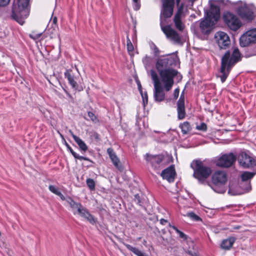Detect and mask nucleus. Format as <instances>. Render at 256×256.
<instances>
[{
  "label": "nucleus",
  "mask_w": 256,
  "mask_h": 256,
  "mask_svg": "<svg viewBox=\"0 0 256 256\" xmlns=\"http://www.w3.org/2000/svg\"><path fill=\"white\" fill-rule=\"evenodd\" d=\"M66 146L68 150L71 153V154L75 158L79 160H84L94 163L93 161L90 160L89 158L83 156H80L77 153H76L68 143H66Z\"/></svg>",
  "instance_id": "nucleus-23"
},
{
  "label": "nucleus",
  "mask_w": 256,
  "mask_h": 256,
  "mask_svg": "<svg viewBox=\"0 0 256 256\" xmlns=\"http://www.w3.org/2000/svg\"><path fill=\"white\" fill-rule=\"evenodd\" d=\"M214 39L219 48L221 49L226 48L230 44V40L228 35L223 32H218L214 35Z\"/></svg>",
  "instance_id": "nucleus-13"
},
{
  "label": "nucleus",
  "mask_w": 256,
  "mask_h": 256,
  "mask_svg": "<svg viewBox=\"0 0 256 256\" xmlns=\"http://www.w3.org/2000/svg\"><path fill=\"white\" fill-rule=\"evenodd\" d=\"M78 213L80 216L86 219L88 222L92 224L96 223V220L94 218V216L90 213L88 210L84 208L82 206L80 208H79Z\"/></svg>",
  "instance_id": "nucleus-20"
},
{
  "label": "nucleus",
  "mask_w": 256,
  "mask_h": 256,
  "mask_svg": "<svg viewBox=\"0 0 256 256\" xmlns=\"http://www.w3.org/2000/svg\"><path fill=\"white\" fill-rule=\"evenodd\" d=\"M256 172H244L240 176L241 180L242 182H246L251 180L256 175Z\"/></svg>",
  "instance_id": "nucleus-27"
},
{
  "label": "nucleus",
  "mask_w": 256,
  "mask_h": 256,
  "mask_svg": "<svg viewBox=\"0 0 256 256\" xmlns=\"http://www.w3.org/2000/svg\"><path fill=\"white\" fill-rule=\"evenodd\" d=\"M84 118L86 120H88V119L84 117Z\"/></svg>",
  "instance_id": "nucleus-55"
},
{
  "label": "nucleus",
  "mask_w": 256,
  "mask_h": 256,
  "mask_svg": "<svg viewBox=\"0 0 256 256\" xmlns=\"http://www.w3.org/2000/svg\"><path fill=\"white\" fill-rule=\"evenodd\" d=\"M160 224L162 225H164L168 222V220H165L164 218H161L160 220Z\"/></svg>",
  "instance_id": "nucleus-52"
},
{
  "label": "nucleus",
  "mask_w": 256,
  "mask_h": 256,
  "mask_svg": "<svg viewBox=\"0 0 256 256\" xmlns=\"http://www.w3.org/2000/svg\"><path fill=\"white\" fill-rule=\"evenodd\" d=\"M66 202L69 204L70 207L74 210L76 209L77 212L79 208L82 206L80 203L76 202L71 197L68 196L66 198Z\"/></svg>",
  "instance_id": "nucleus-25"
},
{
  "label": "nucleus",
  "mask_w": 256,
  "mask_h": 256,
  "mask_svg": "<svg viewBox=\"0 0 256 256\" xmlns=\"http://www.w3.org/2000/svg\"><path fill=\"white\" fill-rule=\"evenodd\" d=\"M150 74L152 80H159L156 72L154 70H150Z\"/></svg>",
  "instance_id": "nucleus-42"
},
{
  "label": "nucleus",
  "mask_w": 256,
  "mask_h": 256,
  "mask_svg": "<svg viewBox=\"0 0 256 256\" xmlns=\"http://www.w3.org/2000/svg\"><path fill=\"white\" fill-rule=\"evenodd\" d=\"M70 132L72 138L78 146L80 150L83 152H86L88 150V147L86 143L80 138L76 136L72 131H70Z\"/></svg>",
  "instance_id": "nucleus-22"
},
{
  "label": "nucleus",
  "mask_w": 256,
  "mask_h": 256,
  "mask_svg": "<svg viewBox=\"0 0 256 256\" xmlns=\"http://www.w3.org/2000/svg\"><path fill=\"white\" fill-rule=\"evenodd\" d=\"M190 166L194 170V177L202 184L212 174V170L211 168L206 166L203 162L200 160H194L191 164Z\"/></svg>",
  "instance_id": "nucleus-5"
},
{
  "label": "nucleus",
  "mask_w": 256,
  "mask_h": 256,
  "mask_svg": "<svg viewBox=\"0 0 256 256\" xmlns=\"http://www.w3.org/2000/svg\"><path fill=\"white\" fill-rule=\"evenodd\" d=\"M186 253L190 256H198V254L195 252H192L191 250H188Z\"/></svg>",
  "instance_id": "nucleus-49"
},
{
  "label": "nucleus",
  "mask_w": 256,
  "mask_h": 256,
  "mask_svg": "<svg viewBox=\"0 0 256 256\" xmlns=\"http://www.w3.org/2000/svg\"><path fill=\"white\" fill-rule=\"evenodd\" d=\"M212 182L215 186H221L227 182L226 174L224 171H216L212 174Z\"/></svg>",
  "instance_id": "nucleus-15"
},
{
  "label": "nucleus",
  "mask_w": 256,
  "mask_h": 256,
  "mask_svg": "<svg viewBox=\"0 0 256 256\" xmlns=\"http://www.w3.org/2000/svg\"><path fill=\"white\" fill-rule=\"evenodd\" d=\"M142 62L146 68H148L152 64V58L146 56L142 58Z\"/></svg>",
  "instance_id": "nucleus-33"
},
{
  "label": "nucleus",
  "mask_w": 256,
  "mask_h": 256,
  "mask_svg": "<svg viewBox=\"0 0 256 256\" xmlns=\"http://www.w3.org/2000/svg\"><path fill=\"white\" fill-rule=\"evenodd\" d=\"M184 94L182 92L180 96L179 100L177 102L178 118L179 120H183L185 118L186 112L184 104Z\"/></svg>",
  "instance_id": "nucleus-17"
},
{
  "label": "nucleus",
  "mask_w": 256,
  "mask_h": 256,
  "mask_svg": "<svg viewBox=\"0 0 256 256\" xmlns=\"http://www.w3.org/2000/svg\"><path fill=\"white\" fill-rule=\"evenodd\" d=\"M162 83L163 88L166 92L169 91L174 84V81H160Z\"/></svg>",
  "instance_id": "nucleus-31"
},
{
  "label": "nucleus",
  "mask_w": 256,
  "mask_h": 256,
  "mask_svg": "<svg viewBox=\"0 0 256 256\" xmlns=\"http://www.w3.org/2000/svg\"><path fill=\"white\" fill-rule=\"evenodd\" d=\"M255 43H256V28L246 31L240 38V44L242 47Z\"/></svg>",
  "instance_id": "nucleus-10"
},
{
  "label": "nucleus",
  "mask_w": 256,
  "mask_h": 256,
  "mask_svg": "<svg viewBox=\"0 0 256 256\" xmlns=\"http://www.w3.org/2000/svg\"><path fill=\"white\" fill-rule=\"evenodd\" d=\"M126 48L128 52H132L134 50L133 45L128 36L126 38Z\"/></svg>",
  "instance_id": "nucleus-38"
},
{
  "label": "nucleus",
  "mask_w": 256,
  "mask_h": 256,
  "mask_svg": "<svg viewBox=\"0 0 256 256\" xmlns=\"http://www.w3.org/2000/svg\"><path fill=\"white\" fill-rule=\"evenodd\" d=\"M151 49L154 51V54L156 56H158L160 54V50L158 47L154 44H152L150 46Z\"/></svg>",
  "instance_id": "nucleus-41"
},
{
  "label": "nucleus",
  "mask_w": 256,
  "mask_h": 256,
  "mask_svg": "<svg viewBox=\"0 0 256 256\" xmlns=\"http://www.w3.org/2000/svg\"><path fill=\"white\" fill-rule=\"evenodd\" d=\"M48 190L53 194L57 195L60 192V190L58 188L53 185H50L48 186Z\"/></svg>",
  "instance_id": "nucleus-39"
},
{
  "label": "nucleus",
  "mask_w": 256,
  "mask_h": 256,
  "mask_svg": "<svg viewBox=\"0 0 256 256\" xmlns=\"http://www.w3.org/2000/svg\"><path fill=\"white\" fill-rule=\"evenodd\" d=\"M177 6H179L177 12L174 18V22L176 28L179 30L182 31L184 28V24L182 21L181 16L182 13V9L184 5L182 4L180 6V0H176Z\"/></svg>",
  "instance_id": "nucleus-16"
},
{
  "label": "nucleus",
  "mask_w": 256,
  "mask_h": 256,
  "mask_svg": "<svg viewBox=\"0 0 256 256\" xmlns=\"http://www.w3.org/2000/svg\"><path fill=\"white\" fill-rule=\"evenodd\" d=\"M168 64V59L167 58L158 59L156 64V67L158 71L162 80H180L182 78V76L178 72L172 68H166Z\"/></svg>",
  "instance_id": "nucleus-4"
},
{
  "label": "nucleus",
  "mask_w": 256,
  "mask_h": 256,
  "mask_svg": "<svg viewBox=\"0 0 256 256\" xmlns=\"http://www.w3.org/2000/svg\"><path fill=\"white\" fill-rule=\"evenodd\" d=\"M180 90L178 88H176L174 90L173 94V96L174 100H176L178 96Z\"/></svg>",
  "instance_id": "nucleus-44"
},
{
  "label": "nucleus",
  "mask_w": 256,
  "mask_h": 256,
  "mask_svg": "<svg viewBox=\"0 0 256 256\" xmlns=\"http://www.w3.org/2000/svg\"><path fill=\"white\" fill-rule=\"evenodd\" d=\"M145 160L157 174H160V170L165 166L164 156L162 154L153 155L146 154Z\"/></svg>",
  "instance_id": "nucleus-7"
},
{
  "label": "nucleus",
  "mask_w": 256,
  "mask_h": 256,
  "mask_svg": "<svg viewBox=\"0 0 256 256\" xmlns=\"http://www.w3.org/2000/svg\"><path fill=\"white\" fill-rule=\"evenodd\" d=\"M88 117L90 118V120H92L93 122L96 124L99 122V120L98 117L94 114L92 112H88Z\"/></svg>",
  "instance_id": "nucleus-34"
},
{
  "label": "nucleus",
  "mask_w": 256,
  "mask_h": 256,
  "mask_svg": "<svg viewBox=\"0 0 256 256\" xmlns=\"http://www.w3.org/2000/svg\"><path fill=\"white\" fill-rule=\"evenodd\" d=\"M134 201L140 206H142L144 203L142 198L138 194H136L134 196Z\"/></svg>",
  "instance_id": "nucleus-35"
},
{
  "label": "nucleus",
  "mask_w": 256,
  "mask_h": 256,
  "mask_svg": "<svg viewBox=\"0 0 256 256\" xmlns=\"http://www.w3.org/2000/svg\"><path fill=\"white\" fill-rule=\"evenodd\" d=\"M86 184L89 189L91 191L95 190L96 183L94 180L90 178H88L86 180Z\"/></svg>",
  "instance_id": "nucleus-32"
},
{
  "label": "nucleus",
  "mask_w": 256,
  "mask_h": 256,
  "mask_svg": "<svg viewBox=\"0 0 256 256\" xmlns=\"http://www.w3.org/2000/svg\"><path fill=\"white\" fill-rule=\"evenodd\" d=\"M50 82V83L54 86L56 88H58V86H57V84H58L60 86H61V83H60V81H59V80H58V81H54V82H56V84H53L52 82H51V81H48Z\"/></svg>",
  "instance_id": "nucleus-51"
},
{
  "label": "nucleus",
  "mask_w": 256,
  "mask_h": 256,
  "mask_svg": "<svg viewBox=\"0 0 256 256\" xmlns=\"http://www.w3.org/2000/svg\"><path fill=\"white\" fill-rule=\"evenodd\" d=\"M56 34V26H52L46 30L45 34L46 36H50L51 38L55 37Z\"/></svg>",
  "instance_id": "nucleus-29"
},
{
  "label": "nucleus",
  "mask_w": 256,
  "mask_h": 256,
  "mask_svg": "<svg viewBox=\"0 0 256 256\" xmlns=\"http://www.w3.org/2000/svg\"><path fill=\"white\" fill-rule=\"evenodd\" d=\"M198 130L205 132L207 130V126L204 122H202L199 126H196Z\"/></svg>",
  "instance_id": "nucleus-40"
},
{
  "label": "nucleus",
  "mask_w": 256,
  "mask_h": 256,
  "mask_svg": "<svg viewBox=\"0 0 256 256\" xmlns=\"http://www.w3.org/2000/svg\"><path fill=\"white\" fill-rule=\"evenodd\" d=\"M168 226L176 232L180 238L183 239L184 240L188 239V236L182 232L176 226H172L170 223H169Z\"/></svg>",
  "instance_id": "nucleus-30"
},
{
  "label": "nucleus",
  "mask_w": 256,
  "mask_h": 256,
  "mask_svg": "<svg viewBox=\"0 0 256 256\" xmlns=\"http://www.w3.org/2000/svg\"><path fill=\"white\" fill-rule=\"evenodd\" d=\"M236 238L234 237H230L224 240L221 244V248L224 250H229L231 248L235 242Z\"/></svg>",
  "instance_id": "nucleus-24"
},
{
  "label": "nucleus",
  "mask_w": 256,
  "mask_h": 256,
  "mask_svg": "<svg viewBox=\"0 0 256 256\" xmlns=\"http://www.w3.org/2000/svg\"><path fill=\"white\" fill-rule=\"evenodd\" d=\"M42 33L36 34L34 32H32V34H30V36L32 38L36 40L38 39L39 38H40V36H42Z\"/></svg>",
  "instance_id": "nucleus-43"
},
{
  "label": "nucleus",
  "mask_w": 256,
  "mask_h": 256,
  "mask_svg": "<svg viewBox=\"0 0 256 256\" xmlns=\"http://www.w3.org/2000/svg\"><path fill=\"white\" fill-rule=\"evenodd\" d=\"M162 30L166 38L174 44H182V39L179 34L170 26H162Z\"/></svg>",
  "instance_id": "nucleus-11"
},
{
  "label": "nucleus",
  "mask_w": 256,
  "mask_h": 256,
  "mask_svg": "<svg viewBox=\"0 0 256 256\" xmlns=\"http://www.w3.org/2000/svg\"><path fill=\"white\" fill-rule=\"evenodd\" d=\"M6 36V34L4 32L2 31V28H0V38H2Z\"/></svg>",
  "instance_id": "nucleus-53"
},
{
  "label": "nucleus",
  "mask_w": 256,
  "mask_h": 256,
  "mask_svg": "<svg viewBox=\"0 0 256 256\" xmlns=\"http://www.w3.org/2000/svg\"><path fill=\"white\" fill-rule=\"evenodd\" d=\"M29 0H14L12 8V17L20 25L24 23L25 19L29 14Z\"/></svg>",
  "instance_id": "nucleus-3"
},
{
  "label": "nucleus",
  "mask_w": 256,
  "mask_h": 256,
  "mask_svg": "<svg viewBox=\"0 0 256 256\" xmlns=\"http://www.w3.org/2000/svg\"><path fill=\"white\" fill-rule=\"evenodd\" d=\"M160 174L164 180H167L169 182H172L174 181L176 172L174 166L172 165L162 170Z\"/></svg>",
  "instance_id": "nucleus-18"
},
{
  "label": "nucleus",
  "mask_w": 256,
  "mask_h": 256,
  "mask_svg": "<svg viewBox=\"0 0 256 256\" xmlns=\"http://www.w3.org/2000/svg\"><path fill=\"white\" fill-rule=\"evenodd\" d=\"M162 8L160 12V18H167L172 15L174 6V0H162Z\"/></svg>",
  "instance_id": "nucleus-12"
},
{
  "label": "nucleus",
  "mask_w": 256,
  "mask_h": 256,
  "mask_svg": "<svg viewBox=\"0 0 256 256\" xmlns=\"http://www.w3.org/2000/svg\"><path fill=\"white\" fill-rule=\"evenodd\" d=\"M134 3V9L136 10H138L140 8V4L138 0H133Z\"/></svg>",
  "instance_id": "nucleus-45"
},
{
  "label": "nucleus",
  "mask_w": 256,
  "mask_h": 256,
  "mask_svg": "<svg viewBox=\"0 0 256 256\" xmlns=\"http://www.w3.org/2000/svg\"><path fill=\"white\" fill-rule=\"evenodd\" d=\"M92 136L97 141H99L100 140V136L97 132H94Z\"/></svg>",
  "instance_id": "nucleus-48"
},
{
  "label": "nucleus",
  "mask_w": 256,
  "mask_h": 256,
  "mask_svg": "<svg viewBox=\"0 0 256 256\" xmlns=\"http://www.w3.org/2000/svg\"><path fill=\"white\" fill-rule=\"evenodd\" d=\"M210 8L205 12V18L200 23V29L202 33L206 34L210 32L211 28L216 22L220 18L219 6L212 0L210 1Z\"/></svg>",
  "instance_id": "nucleus-1"
},
{
  "label": "nucleus",
  "mask_w": 256,
  "mask_h": 256,
  "mask_svg": "<svg viewBox=\"0 0 256 256\" xmlns=\"http://www.w3.org/2000/svg\"><path fill=\"white\" fill-rule=\"evenodd\" d=\"M57 196H58L62 200H66V198L65 196L62 194V192L60 191L58 193Z\"/></svg>",
  "instance_id": "nucleus-50"
},
{
  "label": "nucleus",
  "mask_w": 256,
  "mask_h": 256,
  "mask_svg": "<svg viewBox=\"0 0 256 256\" xmlns=\"http://www.w3.org/2000/svg\"><path fill=\"white\" fill-rule=\"evenodd\" d=\"M180 128L184 134H187L192 130L190 124L188 122H184L180 125Z\"/></svg>",
  "instance_id": "nucleus-28"
},
{
  "label": "nucleus",
  "mask_w": 256,
  "mask_h": 256,
  "mask_svg": "<svg viewBox=\"0 0 256 256\" xmlns=\"http://www.w3.org/2000/svg\"><path fill=\"white\" fill-rule=\"evenodd\" d=\"M10 0H0V6H6L10 2Z\"/></svg>",
  "instance_id": "nucleus-46"
},
{
  "label": "nucleus",
  "mask_w": 256,
  "mask_h": 256,
  "mask_svg": "<svg viewBox=\"0 0 256 256\" xmlns=\"http://www.w3.org/2000/svg\"><path fill=\"white\" fill-rule=\"evenodd\" d=\"M142 99V103L144 106L145 107L148 104V95L146 92L140 94Z\"/></svg>",
  "instance_id": "nucleus-37"
},
{
  "label": "nucleus",
  "mask_w": 256,
  "mask_h": 256,
  "mask_svg": "<svg viewBox=\"0 0 256 256\" xmlns=\"http://www.w3.org/2000/svg\"><path fill=\"white\" fill-rule=\"evenodd\" d=\"M65 78L68 80H74L80 78V74L76 68L67 70L64 72Z\"/></svg>",
  "instance_id": "nucleus-21"
},
{
  "label": "nucleus",
  "mask_w": 256,
  "mask_h": 256,
  "mask_svg": "<svg viewBox=\"0 0 256 256\" xmlns=\"http://www.w3.org/2000/svg\"><path fill=\"white\" fill-rule=\"evenodd\" d=\"M240 60V54L237 48L233 50L232 52H226L222 58L220 71L218 77L221 80H226L232 66Z\"/></svg>",
  "instance_id": "nucleus-2"
},
{
  "label": "nucleus",
  "mask_w": 256,
  "mask_h": 256,
  "mask_svg": "<svg viewBox=\"0 0 256 256\" xmlns=\"http://www.w3.org/2000/svg\"><path fill=\"white\" fill-rule=\"evenodd\" d=\"M107 153L115 168L120 172H122L124 170V166L113 148H108Z\"/></svg>",
  "instance_id": "nucleus-19"
},
{
  "label": "nucleus",
  "mask_w": 256,
  "mask_h": 256,
  "mask_svg": "<svg viewBox=\"0 0 256 256\" xmlns=\"http://www.w3.org/2000/svg\"><path fill=\"white\" fill-rule=\"evenodd\" d=\"M154 82V97L155 102H161L164 100L165 98V94L164 92V88L162 83L160 81Z\"/></svg>",
  "instance_id": "nucleus-14"
},
{
  "label": "nucleus",
  "mask_w": 256,
  "mask_h": 256,
  "mask_svg": "<svg viewBox=\"0 0 256 256\" xmlns=\"http://www.w3.org/2000/svg\"><path fill=\"white\" fill-rule=\"evenodd\" d=\"M52 22L54 24V26H56V24L57 22V18L56 17H54L52 20Z\"/></svg>",
  "instance_id": "nucleus-54"
},
{
  "label": "nucleus",
  "mask_w": 256,
  "mask_h": 256,
  "mask_svg": "<svg viewBox=\"0 0 256 256\" xmlns=\"http://www.w3.org/2000/svg\"><path fill=\"white\" fill-rule=\"evenodd\" d=\"M188 216L191 219L194 221L198 222L202 220V218L199 216H198L193 212L188 213Z\"/></svg>",
  "instance_id": "nucleus-36"
},
{
  "label": "nucleus",
  "mask_w": 256,
  "mask_h": 256,
  "mask_svg": "<svg viewBox=\"0 0 256 256\" xmlns=\"http://www.w3.org/2000/svg\"><path fill=\"white\" fill-rule=\"evenodd\" d=\"M234 6L237 14L242 19H253L254 7L252 5L248 4L244 2L238 1L234 3Z\"/></svg>",
  "instance_id": "nucleus-6"
},
{
  "label": "nucleus",
  "mask_w": 256,
  "mask_h": 256,
  "mask_svg": "<svg viewBox=\"0 0 256 256\" xmlns=\"http://www.w3.org/2000/svg\"><path fill=\"white\" fill-rule=\"evenodd\" d=\"M136 82L137 83L138 91L140 92V94H142V92H143V91H142V86L140 84V81H136Z\"/></svg>",
  "instance_id": "nucleus-47"
},
{
  "label": "nucleus",
  "mask_w": 256,
  "mask_h": 256,
  "mask_svg": "<svg viewBox=\"0 0 256 256\" xmlns=\"http://www.w3.org/2000/svg\"><path fill=\"white\" fill-rule=\"evenodd\" d=\"M236 158V156L232 152L225 154L218 158L216 164L219 167L228 168L235 163Z\"/></svg>",
  "instance_id": "nucleus-8"
},
{
  "label": "nucleus",
  "mask_w": 256,
  "mask_h": 256,
  "mask_svg": "<svg viewBox=\"0 0 256 256\" xmlns=\"http://www.w3.org/2000/svg\"><path fill=\"white\" fill-rule=\"evenodd\" d=\"M223 18L228 26L233 30H236L242 24L238 18L230 12H226L223 16Z\"/></svg>",
  "instance_id": "nucleus-9"
},
{
  "label": "nucleus",
  "mask_w": 256,
  "mask_h": 256,
  "mask_svg": "<svg viewBox=\"0 0 256 256\" xmlns=\"http://www.w3.org/2000/svg\"><path fill=\"white\" fill-rule=\"evenodd\" d=\"M68 82L74 90H78L80 92L82 90L84 89V84L80 82V84H78L76 81H68Z\"/></svg>",
  "instance_id": "nucleus-26"
}]
</instances>
